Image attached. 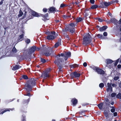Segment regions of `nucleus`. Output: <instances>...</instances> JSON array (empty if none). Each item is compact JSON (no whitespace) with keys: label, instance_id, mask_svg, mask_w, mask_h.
<instances>
[{"label":"nucleus","instance_id":"nucleus-1","mask_svg":"<svg viewBox=\"0 0 121 121\" xmlns=\"http://www.w3.org/2000/svg\"><path fill=\"white\" fill-rule=\"evenodd\" d=\"M71 55V53L70 52H65L64 53L59 54L56 56L57 59L55 63L58 65L60 71L62 68V64L64 61V60H67L68 57L70 56Z\"/></svg>","mask_w":121,"mask_h":121},{"label":"nucleus","instance_id":"nucleus-2","mask_svg":"<svg viewBox=\"0 0 121 121\" xmlns=\"http://www.w3.org/2000/svg\"><path fill=\"white\" fill-rule=\"evenodd\" d=\"M91 35L88 33L86 36L84 37L83 39V44L85 45H86L89 44L91 41Z\"/></svg>","mask_w":121,"mask_h":121},{"label":"nucleus","instance_id":"nucleus-3","mask_svg":"<svg viewBox=\"0 0 121 121\" xmlns=\"http://www.w3.org/2000/svg\"><path fill=\"white\" fill-rule=\"evenodd\" d=\"M35 81L36 80L34 78H31L30 80V82L26 84V85L27 87L26 89L27 90L29 91L28 88L31 89L35 84Z\"/></svg>","mask_w":121,"mask_h":121},{"label":"nucleus","instance_id":"nucleus-4","mask_svg":"<svg viewBox=\"0 0 121 121\" xmlns=\"http://www.w3.org/2000/svg\"><path fill=\"white\" fill-rule=\"evenodd\" d=\"M76 25L74 23H71L69 24V25L65 28L64 30V31H67L69 30L71 33H73L74 31V27Z\"/></svg>","mask_w":121,"mask_h":121},{"label":"nucleus","instance_id":"nucleus-5","mask_svg":"<svg viewBox=\"0 0 121 121\" xmlns=\"http://www.w3.org/2000/svg\"><path fill=\"white\" fill-rule=\"evenodd\" d=\"M91 67L94 70H95L98 73L101 74H103L104 73V72L103 70L99 69L98 67Z\"/></svg>","mask_w":121,"mask_h":121},{"label":"nucleus","instance_id":"nucleus-6","mask_svg":"<svg viewBox=\"0 0 121 121\" xmlns=\"http://www.w3.org/2000/svg\"><path fill=\"white\" fill-rule=\"evenodd\" d=\"M55 32H52L51 33L49 34V35H48L47 37V39L49 40H52L56 36H55Z\"/></svg>","mask_w":121,"mask_h":121},{"label":"nucleus","instance_id":"nucleus-7","mask_svg":"<svg viewBox=\"0 0 121 121\" xmlns=\"http://www.w3.org/2000/svg\"><path fill=\"white\" fill-rule=\"evenodd\" d=\"M70 75L72 78L74 77L77 78L79 77L80 75V74L78 72H75L73 73H71Z\"/></svg>","mask_w":121,"mask_h":121},{"label":"nucleus","instance_id":"nucleus-8","mask_svg":"<svg viewBox=\"0 0 121 121\" xmlns=\"http://www.w3.org/2000/svg\"><path fill=\"white\" fill-rule=\"evenodd\" d=\"M49 69L47 70L44 72L42 74L41 77H43L44 79H46V78L49 77Z\"/></svg>","mask_w":121,"mask_h":121},{"label":"nucleus","instance_id":"nucleus-9","mask_svg":"<svg viewBox=\"0 0 121 121\" xmlns=\"http://www.w3.org/2000/svg\"><path fill=\"white\" fill-rule=\"evenodd\" d=\"M36 48L35 46H33L30 47L28 52V54H30L33 53L36 50Z\"/></svg>","mask_w":121,"mask_h":121},{"label":"nucleus","instance_id":"nucleus-10","mask_svg":"<svg viewBox=\"0 0 121 121\" xmlns=\"http://www.w3.org/2000/svg\"><path fill=\"white\" fill-rule=\"evenodd\" d=\"M100 4L101 5V7L103 8H104V5L106 6H108L111 4V3H110V2H107L106 1H102L100 3Z\"/></svg>","mask_w":121,"mask_h":121},{"label":"nucleus","instance_id":"nucleus-11","mask_svg":"<svg viewBox=\"0 0 121 121\" xmlns=\"http://www.w3.org/2000/svg\"><path fill=\"white\" fill-rule=\"evenodd\" d=\"M108 87H107V90L108 91H112V88L111 86V84L108 83H107Z\"/></svg>","mask_w":121,"mask_h":121},{"label":"nucleus","instance_id":"nucleus-12","mask_svg":"<svg viewBox=\"0 0 121 121\" xmlns=\"http://www.w3.org/2000/svg\"><path fill=\"white\" fill-rule=\"evenodd\" d=\"M61 40L60 39H58L57 42L55 44L54 47L55 48H57L59 46L61 45Z\"/></svg>","mask_w":121,"mask_h":121},{"label":"nucleus","instance_id":"nucleus-13","mask_svg":"<svg viewBox=\"0 0 121 121\" xmlns=\"http://www.w3.org/2000/svg\"><path fill=\"white\" fill-rule=\"evenodd\" d=\"M31 13L32 15L35 17H38L40 16L38 13L34 11H32Z\"/></svg>","mask_w":121,"mask_h":121},{"label":"nucleus","instance_id":"nucleus-14","mask_svg":"<svg viewBox=\"0 0 121 121\" xmlns=\"http://www.w3.org/2000/svg\"><path fill=\"white\" fill-rule=\"evenodd\" d=\"M107 28V27L106 26H105L103 27H101L99 29V30L100 31H102L104 30H105Z\"/></svg>","mask_w":121,"mask_h":121},{"label":"nucleus","instance_id":"nucleus-15","mask_svg":"<svg viewBox=\"0 0 121 121\" xmlns=\"http://www.w3.org/2000/svg\"><path fill=\"white\" fill-rule=\"evenodd\" d=\"M72 101L73 105H76L77 102V100L75 99L74 98L72 100Z\"/></svg>","mask_w":121,"mask_h":121},{"label":"nucleus","instance_id":"nucleus-16","mask_svg":"<svg viewBox=\"0 0 121 121\" xmlns=\"http://www.w3.org/2000/svg\"><path fill=\"white\" fill-rule=\"evenodd\" d=\"M21 67V66H20L16 65L14 66L13 67V70H16Z\"/></svg>","mask_w":121,"mask_h":121},{"label":"nucleus","instance_id":"nucleus-17","mask_svg":"<svg viewBox=\"0 0 121 121\" xmlns=\"http://www.w3.org/2000/svg\"><path fill=\"white\" fill-rule=\"evenodd\" d=\"M78 66V65L76 64L74 65H70V67L71 68H74L75 67H77Z\"/></svg>","mask_w":121,"mask_h":121},{"label":"nucleus","instance_id":"nucleus-18","mask_svg":"<svg viewBox=\"0 0 121 121\" xmlns=\"http://www.w3.org/2000/svg\"><path fill=\"white\" fill-rule=\"evenodd\" d=\"M117 20L114 18L111 19L110 21L109 22H108V23H109L111 22L113 23L114 22H116L117 21Z\"/></svg>","mask_w":121,"mask_h":121},{"label":"nucleus","instance_id":"nucleus-19","mask_svg":"<svg viewBox=\"0 0 121 121\" xmlns=\"http://www.w3.org/2000/svg\"><path fill=\"white\" fill-rule=\"evenodd\" d=\"M23 35L22 34L20 35L18 39L19 40V41H21L22 40V38H23Z\"/></svg>","mask_w":121,"mask_h":121},{"label":"nucleus","instance_id":"nucleus-20","mask_svg":"<svg viewBox=\"0 0 121 121\" xmlns=\"http://www.w3.org/2000/svg\"><path fill=\"white\" fill-rule=\"evenodd\" d=\"M106 62L108 64H110L112 63V60L110 59H108L106 60Z\"/></svg>","mask_w":121,"mask_h":121},{"label":"nucleus","instance_id":"nucleus-21","mask_svg":"<svg viewBox=\"0 0 121 121\" xmlns=\"http://www.w3.org/2000/svg\"><path fill=\"white\" fill-rule=\"evenodd\" d=\"M98 7V5H93L91 7V9H96Z\"/></svg>","mask_w":121,"mask_h":121},{"label":"nucleus","instance_id":"nucleus-22","mask_svg":"<svg viewBox=\"0 0 121 121\" xmlns=\"http://www.w3.org/2000/svg\"><path fill=\"white\" fill-rule=\"evenodd\" d=\"M103 105L102 103H101L98 105V106L100 109H102Z\"/></svg>","mask_w":121,"mask_h":121},{"label":"nucleus","instance_id":"nucleus-23","mask_svg":"<svg viewBox=\"0 0 121 121\" xmlns=\"http://www.w3.org/2000/svg\"><path fill=\"white\" fill-rule=\"evenodd\" d=\"M82 19L80 17L78 18L77 19V22H79L82 20Z\"/></svg>","mask_w":121,"mask_h":121},{"label":"nucleus","instance_id":"nucleus-24","mask_svg":"<svg viewBox=\"0 0 121 121\" xmlns=\"http://www.w3.org/2000/svg\"><path fill=\"white\" fill-rule=\"evenodd\" d=\"M97 36L98 37V38L100 39H103V35H102L100 34H98L97 35Z\"/></svg>","mask_w":121,"mask_h":121},{"label":"nucleus","instance_id":"nucleus-25","mask_svg":"<svg viewBox=\"0 0 121 121\" xmlns=\"http://www.w3.org/2000/svg\"><path fill=\"white\" fill-rule=\"evenodd\" d=\"M49 10L50 11L53 12L55 10V9L54 8L51 7L49 9Z\"/></svg>","mask_w":121,"mask_h":121},{"label":"nucleus","instance_id":"nucleus-26","mask_svg":"<svg viewBox=\"0 0 121 121\" xmlns=\"http://www.w3.org/2000/svg\"><path fill=\"white\" fill-rule=\"evenodd\" d=\"M104 86V84L103 83H101L99 85V87L101 88H102Z\"/></svg>","mask_w":121,"mask_h":121},{"label":"nucleus","instance_id":"nucleus-27","mask_svg":"<svg viewBox=\"0 0 121 121\" xmlns=\"http://www.w3.org/2000/svg\"><path fill=\"white\" fill-rule=\"evenodd\" d=\"M13 52L14 53H15L17 52V50L15 47H14L13 49Z\"/></svg>","mask_w":121,"mask_h":121},{"label":"nucleus","instance_id":"nucleus-28","mask_svg":"<svg viewBox=\"0 0 121 121\" xmlns=\"http://www.w3.org/2000/svg\"><path fill=\"white\" fill-rule=\"evenodd\" d=\"M25 42L27 44H28L30 43V40L29 39H27L26 40Z\"/></svg>","mask_w":121,"mask_h":121},{"label":"nucleus","instance_id":"nucleus-29","mask_svg":"<svg viewBox=\"0 0 121 121\" xmlns=\"http://www.w3.org/2000/svg\"><path fill=\"white\" fill-rule=\"evenodd\" d=\"M23 14V13L22 12V11L20 10L19 11V14L18 15L19 17L21 16Z\"/></svg>","mask_w":121,"mask_h":121},{"label":"nucleus","instance_id":"nucleus-30","mask_svg":"<svg viewBox=\"0 0 121 121\" xmlns=\"http://www.w3.org/2000/svg\"><path fill=\"white\" fill-rule=\"evenodd\" d=\"M117 98L121 99V94L119 93L117 95Z\"/></svg>","mask_w":121,"mask_h":121},{"label":"nucleus","instance_id":"nucleus-31","mask_svg":"<svg viewBox=\"0 0 121 121\" xmlns=\"http://www.w3.org/2000/svg\"><path fill=\"white\" fill-rule=\"evenodd\" d=\"M112 108L111 109V111L112 112H114L115 111V109L113 107H112Z\"/></svg>","mask_w":121,"mask_h":121},{"label":"nucleus","instance_id":"nucleus-32","mask_svg":"<svg viewBox=\"0 0 121 121\" xmlns=\"http://www.w3.org/2000/svg\"><path fill=\"white\" fill-rule=\"evenodd\" d=\"M22 77L24 79H26L28 78L27 77L26 75H23Z\"/></svg>","mask_w":121,"mask_h":121},{"label":"nucleus","instance_id":"nucleus-33","mask_svg":"<svg viewBox=\"0 0 121 121\" xmlns=\"http://www.w3.org/2000/svg\"><path fill=\"white\" fill-rule=\"evenodd\" d=\"M41 61L42 63H44L46 61L44 59L41 58Z\"/></svg>","mask_w":121,"mask_h":121},{"label":"nucleus","instance_id":"nucleus-34","mask_svg":"<svg viewBox=\"0 0 121 121\" xmlns=\"http://www.w3.org/2000/svg\"><path fill=\"white\" fill-rule=\"evenodd\" d=\"M24 51L23 52V53H26L27 52V50H26V48H25L24 50Z\"/></svg>","mask_w":121,"mask_h":121},{"label":"nucleus","instance_id":"nucleus-35","mask_svg":"<svg viewBox=\"0 0 121 121\" xmlns=\"http://www.w3.org/2000/svg\"><path fill=\"white\" fill-rule=\"evenodd\" d=\"M90 1L92 4H94L95 2V0H90Z\"/></svg>","mask_w":121,"mask_h":121},{"label":"nucleus","instance_id":"nucleus-36","mask_svg":"<svg viewBox=\"0 0 121 121\" xmlns=\"http://www.w3.org/2000/svg\"><path fill=\"white\" fill-rule=\"evenodd\" d=\"M119 78V77H115L114 78V79L115 80H117Z\"/></svg>","mask_w":121,"mask_h":121},{"label":"nucleus","instance_id":"nucleus-37","mask_svg":"<svg viewBox=\"0 0 121 121\" xmlns=\"http://www.w3.org/2000/svg\"><path fill=\"white\" fill-rule=\"evenodd\" d=\"M97 19L100 22H101L103 21V20L100 18H98Z\"/></svg>","mask_w":121,"mask_h":121},{"label":"nucleus","instance_id":"nucleus-38","mask_svg":"<svg viewBox=\"0 0 121 121\" xmlns=\"http://www.w3.org/2000/svg\"><path fill=\"white\" fill-rule=\"evenodd\" d=\"M116 95V94L115 93H112L111 94V96L112 97H114L115 95Z\"/></svg>","mask_w":121,"mask_h":121},{"label":"nucleus","instance_id":"nucleus-39","mask_svg":"<svg viewBox=\"0 0 121 121\" xmlns=\"http://www.w3.org/2000/svg\"><path fill=\"white\" fill-rule=\"evenodd\" d=\"M107 33L106 32H104L103 33V35L104 36H107Z\"/></svg>","mask_w":121,"mask_h":121},{"label":"nucleus","instance_id":"nucleus-40","mask_svg":"<svg viewBox=\"0 0 121 121\" xmlns=\"http://www.w3.org/2000/svg\"><path fill=\"white\" fill-rule=\"evenodd\" d=\"M9 111V110L8 109H6L5 110H4V111H3L1 113L3 114L4 112H5L6 111Z\"/></svg>","mask_w":121,"mask_h":121},{"label":"nucleus","instance_id":"nucleus-41","mask_svg":"<svg viewBox=\"0 0 121 121\" xmlns=\"http://www.w3.org/2000/svg\"><path fill=\"white\" fill-rule=\"evenodd\" d=\"M47 11V9L46 8H44L43 9V11L44 12H46Z\"/></svg>","mask_w":121,"mask_h":121},{"label":"nucleus","instance_id":"nucleus-42","mask_svg":"<svg viewBox=\"0 0 121 121\" xmlns=\"http://www.w3.org/2000/svg\"><path fill=\"white\" fill-rule=\"evenodd\" d=\"M117 86V84H112V86L113 87H115Z\"/></svg>","mask_w":121,"mask_h":121},{"label":"nucleus","instance_id":"nucleus-43","mask_svg":"<svg viewBox=\"0 0 121 121\" xmlns=\"http://www.w3.org/2000/svg\"><path fill=\"white\" fill-rule=\"evenodd\" d=\"M83 65L85 67H86L87 66V64L86 62H84L83 64Z\"/></svg>","mask_w":121,"mask_h":121},{"label":"nucleus","instance_id":"nucleus-44","mask_svg":"<svg viewBox=\"0 0 121 121\" xmlns=\"http://www.w3.org/2000/svg\"><path fill=\"white\" fill-rule=\"evenodd\" d=\"M114 116H117V112H115L113 113Z\"/></svg>","mask_w":121,"mask_h":121},{"label":"nucleus","instance_id":"nucleus-45","mask_svg":"<svg viewBox=\"0 0 121 121\" xmlns=\"http://www.w3.org/2000/svg\"><path fill=\"white\" fill-rule=\"evenodd\" d=\"M117 67L118 68H120L121 67V65H119L117 66Z\"/></svg>","mask_w":121,"mask_h":121},{"label":"nucleus","instance_id":"nucleus-46","mask_svg":"<svg viewBox=\"0 0 121 121\" xmlns=\"http://www.w3.org/2000/svg\"><path fill=\"white\" fill-rule=\"evenodd\" d=\"M64 6V5L63 4H61L60 6V7H62Z\"/></svg>","mask_w":121,"mask_h":121},{"label":"nucleus","instance_id":"nucleus-47","mask_svg":"<svg viewBox=\"0 0 121 121\" xmlns=\"http://www.w3.org/2000/svg\"><path fill=\"white\" fill-rule=\"evenodd\" d=\"M119 86L121 88V82H120V83L119 84Z\"/></svg>","mask_w":121,"mask_h":121},{"label":"nucleus","instance_id":"nucleus-48","mask_svg":"<svg viewBox=\"0 0 121 121\" xmlns=\"http://www.w3.org/2000/svg\"><path fill=\"white\" fill-rule=\"evenodd\" d=\"M105 116H106V117H107L108 116V113H106V112H105Z\"/></svg>","mask_w":121,"mask_h":121},{"label":"nucleus","instance_id":"nucleus-49","mask_svg":"<svg viewBox=\"0 0 121 121\" xmlns=\"http://www.w3.org/2000/svg\"><path fill=\"white\" fill-rule=\"evenodd\" d=\"M26 95H27L28 96H30V93H27Z\"/></svg>","mask_w":121,"mask_h":121},{"label":"nucleus","instance_id":"nucleus-50","mask_svg":"<svg viewBox=\"0 0 121 121\" xmlns=\"http://www.w3.org/2000/svg\"><path fill=\"white\" fill-rule=\"evenodd\" d=\"M119 24H121V19L120 20Z\"/></svg>","mask_w":121,"mask_h":121},{"label":"nucleus","instance_id":"nucleus-51","mask_svg":"<svg viewBox=\"0 0 121 121\" xmlns=\"http://www.w3.org/2000/svg\"><path fill=\"white\" fill-rule=\"evenodd\" d=\"M45 55L46 56H48L49 55V54L47 53H46Z\"/></svg>","mask_w":121,"mask_h":121},{"label":"nucleus","instance_id":"nucleus-52","mask_svg":"<svg viewBox=\"0 0 121 121\" xmlns=\"http://www.w3.org/2000/svg\"><path fill=\"white\" fill-rule=\"evenodd\" d=\"M108 13L109 15L110 16H111V15H112V14H111V13Z\"/></svg>","mask_w":121,"mask_h":121},{"label":"nucleus","instance_id":"nucleus-53","mask_svg":"<svg viewBox=\"0 0 121 121\" xmlns=\"http://www.w3.org/2000/svg\"><path fill=\"white\" fill-rule=\"evenodd\" d=\"M3 2L2 1H1L0 2V5H1L3 3Z\"/></svg>","mask_w":121,"mask_h":121},{"label":"nucleus","instance_id":"nucleus-54","mask_svg":"<svg viewBox=\"0 0 121 121\" xmlns=\"http://www.w3.org/2000/svg\"><path fill=\"white\" fill-rule=\"evenodd\" d=\"M119 59H118L117 60V61H116V63H117V64L118 62V61H119Z\"/></svg>","mask_w":121,"mask_h":121},{"label":"nucleus","instance_id":"nucleus-55","mask_svg":"<svg viewBox=\"0 0 121 121\" xmlns=\"http://www.w3.org/2000/svg\"><path fill=\"white\" fill-rule=\"evenodd\" d=\"M36 49H37V50L39 51V48H37Z\"/></svg>","mask_w":121,"mask_h":121},{"label":"nucleus","instance_id":"nucleus-56","mask_svg":"<svg viewBox=\"0 0 121 121\" xmlns=\"http://www.w3.org/2000/svg\"><path fill=\"white\" fill-rule=\"evenodd\" d=\"M106 101L108 102V99H106Z\"/></svg>","mask_w":121,"mask_h":121},{"label":"nucleus","instance_id":"nucleus-57","mask_svg":"<svg viewBox=\"0 0 121 121\" xmlns=\"http://www.w3.org/2000/svg\"><path fill=\"white\" fill-rule=\"evenodd\" d=\"M120 31H121V26H120Z\"/></svg>","mask_w":121,"mask_h":121},{"label":"nucleus","instance_id":"nucleus-58","mask_svg":"<svg viewBox=\"0 0 121 121\" xmlns=\"http://www.w3.org/2000/svg\"><path fill=\"white\" fill-rule=\"evenodd\" d=\"M47 16V14H46V15H45V17H46Z\"/></svg>","mask_w":121,"mask_h":121},{"label":"nucleus","instance_id":"nucleus-59","mask_svg":"<svg viewBox=\"0 0 121 121\" xmlns=\"http://www.w3.org/2000/svg\"><path fill=\"white\" fill-rule=\"evenodd\" d=\"M113 103L112 102L111 103V104L112 105H113Z\"/></svg>","mask_w":121,"mask_h":121},{"label":"nucleus","instance_id":"nucleus-60","mask_svg":"<svg viewBox=\"0 0 121 121\" xmlns=\"http://www.w3.org/2000/svg\"><path fill=\"white\" fill-rule=\"evenodd\" d=\"M110 3H111V4H112L113 3V2H111Z\"/></svg>","mask_w":121,"mask_h":121},{"label":"nucleus","instance_id":"nucleus-61","mask_svg":"<svg viewBox=\"0 0 121 121\" xmlns=\"http://www.w3.org/2000/svg\"><path fill=\"white\" fill-rule=\"evenodd\" d=\"M52 121H56L55 120H52Z\"/></svg>","mask_w":121,"mask_h":121},{"label":"nucleus","instance_id":"nucleus-62","mask_svg":"<svg viewBox=\"0 0 121 121\" xmlns=\"http://www.w3.org/2000/svg\"><path fill=\"white\" fill-rule=\"evenodd\" d=\"M120 62L121 63V59L120 60Z\"/></svg>","mask_w":121,"mask_h":121},{"label":"nucleus","instance_id":"nucleus-63","mask_svg":"<svg viewBox=\"0 0 121 121\" xmlns=\"http://www.w3.org/2000/svg\"><path fill=\"white\" fill-rule=\"evenodd\" d=\"M120 41L121 42V38L120 39Z\"/></svg>","mask_w":121,"mask_h":121},{"label":"nucleus","instance_id":"nucleus-64","mask_svg":"<svg viewBox=\"0 0 121 121\" xmlns=\"http://www.w3.org/2000/svg\"><path fill=\"white\" fill-rule=\"evenodd\" d=\"M75 3L76 4H78V3L77 2H75Z\"/></svg>","mask_w":121,"mask_h":121}]
</instances>
